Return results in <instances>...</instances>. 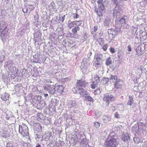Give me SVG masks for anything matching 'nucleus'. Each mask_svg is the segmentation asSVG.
Here are the masks:
<instances>
[{
    "mask_svg": "<svg viewBox=\"0 0 147 147\" xmlns=\"http://www.w3.org/2000/svg\"><path fill=\"white\" fill-rule=\"evenodd\" d=\"M110 80H112L113 82H115L117 80V77L115 75L110 74Z\"/></svg>",
    "mask_w": 147,
    "mask_h": 147,
    "instance_id": "obj_28",
    "label": "nucleus"
},
{
    "mask_svg": "<svg viewBox=\"0 0 147 147\" xmlns=\"http://www.w3.org/2000/svg\"><path fill=\"white\" fill-rule=\"evenodd\" d=\"M77 22H79L80 23V24L78 25V26H80L82 24V20H79V21H78Z\"/></svg>",
    "mask_w": 147,
    "mask_h": 147,
    "instance_id": "obj_64",
    "label": "nucleus"
},
{
    "mask_svg": "<svg viewBox=\"0 0 147 147\" xmlns=\"http://www.w3.org/2000/svg\"><path fill=\"white\" fill-rule=\"evenodd\" d=\"M121 140L125 143H127L130 140V136L128 133H123L121 136Z\"/></svg>",
    "mask_w": 147,
    "mask_h": 147,
    "instance_id": "obj_9",
    "label": "nucleus"
},
{
    "mask_svg": "<svg viewBox=\"0 0 147 147\" xmlns=\"http://www.w3.org/2000/svg\"><path fill=\"white\" fill-rule=\"evenodd\" d=\"M100 123L98 122H95L94 123V126L96 128H98L100 127Z\"/></svg>",
    "mask_w": 147,
    "mask_h": 147,
    "instance_id": "obj_43",
    "label": "nucleus"
},
{
    "mask_svg": "<svg viewBox=\"0 0 147 147\" xmlns=\"http://www.w3.org/2000/svg\"><path fill=\"white\" fill-rule=\"evenodd\" d=\"M116 134H110L105 143L106 147H117L119 144V139Z\"/></svg>",
    "mask_w": 147,
    "mask_h": 147,
    "instance_id": "obj_1",
    "label": "nucleus"
},
{
    "mask_svg": "<svg viewBox=\"0 0 147 147\" xmlns=\"http://www.w3.org/2000/svg\"><path fill=\"white\" fill-rule=\"evenodd\" d=\"M109 78H104L101 80V82H103V84H106L109 81Z\"/></svg>",
    "mask_w": 147,
    "mask_h": 147,
    "instance_id": "obj_41",
    "label": "nucleus"
},
{
    "mask_svg": "<svg viewBox=\"0 0 147 147\" xmlns=\"http://www.w3.org/2000/svg\"><path fill=\"white\" fill-rule=\"evenodd\" d=\"M82 38L85 41L86 38V34H85L84 36H83L82 37Z\"/></svg>",
    "mask_w": 147,
    "mask_h": 147,
    "instance_id": "obj_63",
    "label": "nucleus"
},
{
    "mask_svg": "<svg viewBox=\"0 0 147 147\" xmlns=\"http://www.w3.org/2000/svg\"><path fill=\"white\" fill-rule=\"evenodd\" d=\"M117 16V19L119 18V16ZM118 21L119 22V24H123V23H125L127 21H126L125 19L124 18H121L119 20L118 19Z\"/></svg>",
    "mask_w": 147,
    "mask_h": 147,
    "instance_id": "obj_30",
    "label": "nucleus"
},
{
    "mask_svg": "<svg viewBox=\"0 0 147 147\" xmlns=\"http://www.w3.org/2000/svg\"><path fill=\"white\" fill-rule=\"evenodd\" d=\"M35 127V130L39 132H41L42 130V127L40 126L39 123H37L34 126Z\"/></svg>",
    "mask_w": 147,
    "mask_h": 147,
    "instance_id": "obj_24",
    "label": "nucleus"
},
{
    "mask_svg": "<svg viewBox=\"0 0 147 147\" xmlns=\"http://www.w3.org/2000/svg\"><path fill=\"white\" fill-rule=\"evenodd\" d=\"M134 141L136 144H138L140 141V139L137 137H134L133 138Z\"/></svg>",
    "mask_w": 147,
    "mask_h": 147,
    "instance_id": "obj_47",
    "label": "nucleus"
},
{
    "mask_svg": "<svg viewBox=\"0 0 147 147\" xmlns=\"http://www.w3.org/2000/svg\"><path fill=\"white\" fill-rule=\"evenodd\" d=\"M25 31L22 30L21 31L19 32V33L20 35H22L24 33Z\"/></svg>",
    "mask_w": 147,
    "mask_h": 147,
    "instance_id": "obj_59",
    "label": "nucleus"
},
{
    "mask_svg": "<svg viewBox=\"0 0 147 147\" xmlns=\"http://www.w3.org/2000/svg\"><path fill=\"white\" fill-rule=\"evenodd\" d=\"M75 16H74L73 17V18L74 19H77L79 18V15L78 14L76 13H75Z\"/></svg>",
    "mask_w": 147,
    "mask_h": 147,
    "instance_id": "obj_56",
    "label": "nucleus"
},
{
    "mask_svg": "<svg viewBox=\"0 0 147 147\" xmlns=\"http://www.w3.org/2000/svg\"><path fill=\"white\" fill-rule=\"evenodd\" d=\"M8 30L0 31L1 32L0 36L3 41L5 40L8 35Z\"/></svg>",
    "mask_w": 147,
    "mask_h": 147,
    "instance_id": "obj_13",
    "label": "nucleus"
},
{
    "mask_svg": "<svg viewBox=\"0 0 147 147\" xmlns=\"http://www.w3.org/2000/svg\"><path fill=\"white\" fill-rule=\"evenodd\" d=\"M34 9L33 6L32 5H28V7L22 8L23 12L25 13H30L32 10Z\"/></svg>",
    "mask_w": 147,
    "mask_h": 147,
    "instance_id": "obj_11",
    "label": "nucleus"
},
{
    "mask_svg": "<svg viewBox=\"0 0 147 147\" xmlns=\"http://www.w3.org/2000/svg\"><path fill=\"white\" fill-rule=\"evenodd\" d=\"M115 107L113 106H111L110 108V109L112 110L113 112H114L115 111Z\"/></svg>",
    "mask_w": 147,
    "mask_h": 147,
    "instance_id": "obj_55",
    "label": "nucleus"
},
{
    "mask_svg": "<svg viewBox=\"0 0 147 147\" xmlns=\"http://www.w3.org/2000/svg\"><path fill=\"white\" fill-rule=\"evenodd\" d=\"M77 89L76 87V88H74L72 89V91L75 94L77 93Z\"/></svg>",
    "mask_w": 147,
    "mask_h": 147,
    "instance_id": "obj_50",
    "label": "nucleus"
},
{
    "mask_svg": "<svg viewBox=\"0 0 147 147\" xmlns=\"http://www.w3.org/2000/svg\"><path fill=\"white\" fill-rule=\"evenodd\" d=\"M85 100L88 101L93 102L94 100L92 97L89 96L88 94H87L86 96H85Z\"/></svg>",
    "mask_w": 147,
    "mask_h": 147,
    "instance_id": "obj_32",
    "label": "nucleus"
},
{
    "mask_svg": "<svg viewBox=\"0 0 147 147\" xmlns=\"http://www.w3.org/2000/svg\"><path fill=\"white\" fill-rule=\"evenodd\" d=\"M97 26H94L93 29L94 32H96L97 30Z\"/></svg>",
    "mask_w": 147,
    "mask_h": 147,
    "instance_id": "obj_62",
    "label": "nucleus"
},
{
    "mask_svg": "<svg viewBox=\"0 0 147 147\" xmlns=\"http://www.w3.org/2000/svg\"><path fill=\"white\" fill-rule=\"evenodd\" d=\"M96 57V61L95 63V65L96 67H98L100 65V63L102 59L104 58V57L103 55L100 53L96 54V55H95V57Z\"/></svg>",
    "mask_w": 147,
    "mask_h": 147,
    "instance_id": "obj_7",
    "label": "nucleus"
},
{
    "mask_svg": "<svg viewBox=\"0 0 147 147\" xmlns=\"http://www.w3.org/2000/svg\"><path fill=\"white\" fill-rule=\"evenodd\" d=\"M19 131L24 136H27L29 134L28 127L24 124L19 125Z\"/></svg>",
    "mask_w": 147,
    "mask_h": 147,
    "instance_id": "obj_4",
    "label": "nucleus"
},
{
    "mask_svg": "<svg viewBox=\"0 0 147 147\" xmlns=\"http://www.w3.org/2000/svg\"><path fill=\"white\" fill-rule=\"evenodd\" d=\"M134 100L133 99V97L131 95H129V100L127 101V104L128 105L131 106Z\"/></svg>",
    "mask_w": 147,
    "mask_h": 147,
    "instance_id": "obj_23",
    "label": "nucleus"
},
{
    "mask_svg": "<svg viewBox=\"0 0 147 147\" xmlns=\"http://www.w3.org/2000/svg\"><path fill=\"white\" fill-rule=\"evenodd\" d=\"M138 129H140L143 127V126L144 125V123L140 122L138 123Z\"/></svg>",
    "mask_w": 147,
    "mask_h": 147,
    "instance_id": "obj_45",
    "label": "nucleus"
},
{
    "mask_svg": "<svg viewBox=\"0 0 147 147\" xmlns=\"http://www.w3.org/2000/svg\"><path fill=\"white\" fill-rule=\"evenodd\" d=\"M116 17V19L115 21L116 24L115 25V30L117 32H120L121 31V25L120 24H119V22L118 21L117 17Z\"/></svg>",
    "mask_w": 147,
    "mask_h": 147,
    "instance_id": "obj_16",
    "label": "nucleus"
},
{
    "mask_svg": "<svg viewBox=\"0 0 147 147\" xmlns=\"http://www.w3.org/2000/svg\"><path fill=\"white\" fill-rule=\"evenodd\" d=\"M41 96H36L34 97L32 99V102L38 105L40 104V102H41Z\"/></svg>",
    "mask_w": 147,
    "mask_h": 147,
    "instance_id": "obj_14",
    "label": "nucleus"
},
{
    "mask_svg": "<svg viewBox=\"0 0 147 147\" xmlns=\"http://www.w3.org/2000/svg\"><path fill=\"white\" fill-rule=\"evenodd\" d=\"M34 35V37L36 38H37L40 37V36L41 35L40 30L37 29L35 31Z\"/></svg>",
    "mask_w": 147,
    "mask_h": 147,
    "instance_id": "obj_29",
    "label": "nucleus"
},
{
    "mask_svg": "<svg viewBox=\"0 0 147 147\" xmlns=\"http://www.w3.org/2000/svg\"><path fill=\"white\" fill-rule=\"evenodd\" d=\"M33 61L35 63H38V62L39 60V58L38 57V55H35L33 57Z\"/></svg>",
    "mask_w": 147,
    "mask_h": 147,
    "instance_id": "obj_37",
    "label": "nucleus"
},
{
    "mask_svg": "<svg viewBox=\"0 0 147 147\" xmlns=\"http://www.w3.org/2000/svg\"><path fill=\"white\" fill-rule=\"evenodd\" d=\"M121 25L124 28H128L129 27V26L128 24L127 21L125 23H123V24H122Z\"/></svg>",
    "mask_w": 147,
    "mask_h": 147,
    "instance_id": "obj_40",
    "label": "nucleus"
},
{
    "mask_svg": "<svg viewBox=\"0 0 147 147\" xmlns=\"http://www.w3.org/2000/svg\"><path fill=\"white\" fill-rule=\"evenodd\" d=\"M98 85V83L95 82L94 81L92 82V84H91V87L93 89H94L96 87H97Z\"/></svg>",
    "mask_w": 147,
    "mask_h": 147,
    "instance_id": "obj_38",
    "label": "nucleus"
},
{
    "mask_svg": "<svg viewBox=\"0 0 147 147\" xmlns=\"http://www.w3.org/2000/svg\"><path fill=\"white\" fill-rule=\"evenodd\" d=\"M47 104L46 103V102H42V105H41V108H43L44 107L46 106L47 105Z\"/></svg>",
    "mask_w": 147,
    "mask_h": 147,
    "instance_id": "obj_52",
    "label": "nucleus"
},
{
    "mask_svg": "<svg viewBox=\"0 0 147 147\" xmlns=\"http://www.w3.org/2000/svg\"><path fill=\"white\" fill-rule=\"evenodd\" d=\"M67 105L70 108L75 107L76 105V102L74 100H68L67 101Z\"/></svg>",
    "mask_w": 147,
    "mask_h": 147,
    "instance_id": "obj_19",
    "label": "nucleus"
},
{
    "mask_svg": "<svg viewBox=\"0 0 147 147\" xmlns=\"http://www.w3.org/2000/svg\"><path fill=\"white\" fill-rule=\"evenodd\" d=\"M101 114V113L100 112H96L95 113V115L96 116H97V117L98 118L100 116V115Z\"/></svg>",
    "mask_w": 147,
    "mask_h": 147,
    "instance_id": "obj_49",
    "label": "nucleus"
},
{
    "mask_svg": "<svg viewBox=\"0 0 147 147\" xmlns=\"http://www.w3.org/2000/svg\"><path fill=\"white\" fill-rule=\"evenodd\" d=\"M112 63V61L110 57H108L106 59L105 64L107 66H109Z\"/></svg>",
    "mask_w": 147,
    "mask_h": 147,
    "instance_id": "obj_26",
    "label": "nucleus"
},
{
    "mask_svg": "<svg viewBox=\"0 0 147 147\" xmlns=\"http://www.w3.org/2000/svg\"><path fill=\"white\" fill-rule=\"evenodd\" d=\"M105 6H98V8L95 9L96 12L99 16H102V11L105 9Z\"/></svg>",
    "mask_w": 147,
    "mask_h": 147,
    "instance_id": "obj_12",
    "label": "nucleus"
},
{
    "mask_svg": "<svg viewBox=\"0 0 147 147\" xmlns=\"http://www.w3.org/2000/svg\"><path fill=\"white\" fill-rule=\"evenodd\" d=\"M13 62L11 61H8L6 64H5V66L7 67L8 68H10L13 66Z\"/></svg>",
    "mask_w": 147,
    "mask_h": 147,
    "instance_id": "obj_33",
    "label": "nucleus"
},
{
    "mask_svg": "<svg viewBox=\"0 0 147 147\" xmlns=\"http://www.w3.org/2000/svg\"><path fill=\"white\" fill-rule=\"evenodd\" d=\"M100 77L98 75H96L94 77V79L95 80V81L97 82L98 83L100 82Z\"/></svg>",
    "mask_w": 147,
    "mask_h": 147,
    "instance_id": "obj_42",
    "label": "nucleus"
},
{
    "mask_svg": "<svg viewBox=\"0 0 147 147\" xmlns=\"http://www.w3.org/2000/svg\"><path fill=\"white\" fill-rule=\"evenodd\" d=\"M100 93V91L99 89H97L94 90L93 93L95 94H98Z\"/></svg>",
    "mask_w": 147,
    "mask_h": 147,
    "instance_id": "obj_46",
    "label": "nucleus"
},
{
    "mask_svg": "<svg viewBox=\"0 0 147 147\" xmlns=\"http://www.w3.org/2000/svg\"><path fill=\"white\" fill-rule=\"evenodd\" d=\"M77 22H78L77 21L71 22V23L69 24V26H72L73 27L75 26V25H77V24L76 23Z\"/></svg>",
    "mask_w": 147,
    "mask_h": 147,
    "instance_id": "obj_44",
    "label": "nucleus"
},
{
    "mask_svg": "<svg viewBox=\"0 0 147 147\" xmlns=\"http://www.w3.org/2000/svg\"><path fill=\"white\" fill-rule=\"evenodd\" d=\"M53 102H55V103L54 104V105H56V104L57 103H58V101L57 100L55 99H54L51 100V102L52 103Z\"/></svg>",
    "mask_w": 147,
    "mask_h": 147,
    "instance_id": "obj_54",
    "label": "nucleus"
},
{
    "mask_svg": "<svg viewBox=\"0 0 147 147\" xmlns=\"http://www.w3.org/2000/svg\"><path fill=\"white\" fill-rule=\"evenodd\" d=\"M38 117L40 119H42L43 115V114L41 113H39L37 115Z\"/></svg>",
    "mask_w": 147,
    "mask_h": 147,
    "instance_id": "obj_48",
    "label": "nucleus"
},
{
    "mask_svg": "<svg viewBox=\"0 0 147 147\" xmlns=\"http://www.w3.org/2000/svg\"><path fill=\"white\" fill-rule=\"evenodd\" d=\"M119 116L120 115L117 112H116L114 115L115 117L116 118H118L119 117Z\"/></svg>",
    "mask_w": 147,
    "mask_h": 147,
    "instance_id": "obj_51",
    "label": "nucleus"
},
{
    "mask_svg": "<svg viewBox=\"0 0 147 147\" xmlns=\"http://www.w3.org/2000/svg\"><path fill=\"white\" fill-rule=\"evenodd\" d=\"M111 21V20L108 18L106 19L104 21V25L105 26H108Z\"/></svg>",
    "mask_w": 147,
    "mask_h": 147,
    "instance_id": "obj_36",
    "label": "nucleus"
},
{
    "mask_svg": "<svg viewBox=\"0 0 147 147\" xmlns=\"http://www.w3.org/2000/svg\"><path fill=\"white\" fill-rule=\"evenodd\" d=\"M89 66V64L87 61L82 62L81 63V65L80 68L82 70V72L84 73H87L89 71L88 67Z\"/></svg>",
    "mask_w": 147,
    "mask_h": 147,
    "instance_id": "obj_8",
    "label": "nucleus"
},
{
    "mask_svg": "<svg viewBox=\"0 0 147 147\" xmlns=\"http://www.w3.org/2000/svg\"><path fill=\"white\" fill-rule=\"evenodd\" d=\"M102 48L103 50L105 51L107 50V45H104L103 46Z\"/></svg>",
    "mask_w": 147,
    "mask_h": 147,
    "instance_id": "obj_57",
    "label": "nucleus"
},
{
    "mask_svg": "<svg viewBox=\"0 0 147 147\" xmlns=\"http://www.w3.org/2000/svg\"><path fill=\"white\" fill-rule=\"evenodd\" d=\"M102 119L105 122H107V121H109L111 120V118L105 115H103Z\"/></svg>",
    "mask_w": 147,
    "mask_h": 147,
    "instance_id": "obj_35",
    "label": "nucleus"
},
{
    "mask_svg": "<svg viewBox=\"0 0 147 147\" xmlns=\"http://www.w3.org/2000/svg\"><path fill=\"white\" fill-rule=\"evenodd\" d=\"M123 84V82L121 81L120 80H118L114 84V87L116 88H119L121 87V86Z\"/></svg>",
    "mask_w": 147,
    "mask_h": 147,
    "instance_id": "obj_20",
    "label": "nucleus"
},
{
    "mask_svg": "<svg viewBox=\"0 0 147 147\" xmlns=\"http://www.w3.org/2000/svg\"><path fill=\"white\" fill-rule=\"evenodd\" d=\"M110 51L113 53L115 52V50L113 48H111L110 49Z\"/></svg>",
    "mask_w": 147,
    "mask_h": 147,
    "instance_id": "obj_60",
    "label": "nucleus"
},
{
    "mask_svg": "<svg viewBox=\"0 0 147 147\" xmlns=\"http://www.w3.org/2000/svg\"><path fill=\"white\" fill-rule=\"evenodd\" d=\"M115 99V97L110 94L106 93L104 95V99L107 103V107H108L110 102L113 101Z\"/></svg>",
    "mask_w": 147,
    "mask_h": 147,
    "instance_id": "obj_5",
    "label": "nucleus"
},
{
    "mask_svg": "<svg viewBox=\"0 0 147 147\" xmlns=\"http://www.w3.org/2000/svg\"><path fill=\"white\" fill-rule=\"evenodd\" d=\"M82 140V141L80 142V144L82 147H88L89 146L88 143V141L86 138H83V139H80Z\"/></svg>",
    "mask_w": 147,
    "mask_h": 147,
    "instance_id": "obj_17",
    "label": "nucleus"
},
{
    "mask_svg": "<svg viewBox=\"0 0 147 147\" xmlns=\"http://www.w3.org/2000/svg\"><path fill=\"white\" fill-rule=\"evenodd\" d=\"M43 87L45 90L48 91L51 94L53 95L55 93V87L53 85L46 84Z\"/></svg>",
    "mask_w": 147,
    "mask_h": 147,
    "instance_id": "obj_6",
    "label": "nucleus"
},
{
    "mask_svg": "<svg viewBox=\"0 0 147 147\" xmlns=\"http://www.w3.org/2000/svg\"><path fill=\"white\" fill-rule=\"evenodd\" d=\"M48 8L50 11L53 10L55 12L57 11L56 5L55 3L53 2H52L51 3L48 7Z\"/></svg>",
    "mask_w": 147,
    "mask_h": 147,
    "instance_id": "obj_18",
    "label": "nucleus"
},
{
    "mask_svg": "<svg viewBox=\"0 0 147 147\" xmlns=\"http://www.w3.org/2000/svg\"><path fill=\"white\" fill-rule=\"evenodd\" d=\"M77 89L79 93L82 97H85L88 94L86 90L81 88H77Z\"/></svg>",
    "mask_w": 147,
    "mask_h": 147,
    "instance_id": "obj_15",
    "label": "nucleus"
},
{
    "mask_svg": "<svg viewBox=\"0 0 147 147\" xmlns=\"http://www.w3.org/2000/svg\"><path fill=\"white\" fill-rule=\"evenodd\" d=\"M9 95L8 94L5 93L1 96V99L4 101H6L9 98Z\"/></svg>",
    "mask_w": 147,
    "mask_h": 147,
    "instance_id": "obj_22",
    "label": "nucleus"
},
{
    "mask_svg": "<svg viewBox=\"0 0 147 147\" xmlns=\"http://www.w3.org/2000/svg\"><path fill=\"white\" fill-rule=\"evenodd\" d=\"M7 25L5 22H2L0 24V31L7 30Z\"/></svg>",
    "mask_w": 147,
    "mask_h": 147,
    "instance_id": "obj_21",
    "label": "nucleus"
},
{
    "mask_svg": "<svg viewBox=\"0 0 147 147\" xmlns=\"http://www.w3.org/2000/svg\"><path fill=\"white\" fill-rule=\"evenodd\" d=\"M107 1L106 0H98L97 3L98 4V6H105V3Z\"/></svg>",
    "mask_w": 147,
    "mask_h": 147,
    "instance_id": "obj_34",
    "label": "nucleus"
},
{
    "mask_svg": "<svg viewBox=\"0 0 147 147\" xmlns=\"http://www.w3.org/2000/svg\"><path fill=\"white\" fill-rule=\"evenodd\" d=\"M29 28V24L28 22H26L22 26L21 29L25 31Z\"/></svg>",
    "mask_w": 147,
    "mask_h": 147,
    "instance_id": "obj_27",
    "label": "nucleus"
},
{
    "mask_svg": "<svg viewBox=\"0 0 147 147\" xmlns=\"http://www.w3.org/2000/svg\"><path fill=\"white\" fill-rule=\"evenodd\" d=\"M80 29V28L79 26H76L72 29V31L74 34H76L77 33V32L79 31Z\"/></svg>",
    "mask_w": 147,
    "mask_h": 147,
    "instance_id": "obj_31",
    "label": "nucleus"
},
{
    "mask_svg": "<svg viewBox=\"0 0 147 147\" xmlns=\"http://www.w3.org/2000/svg\"><path fill=\"white\" fill-rule=\"evenodd\" d=\"M7 147H14V146H13V144H11L7 143Z\"/></svg>",
    "mask_w": 147,
    "mask_h": 147,
    "instance_id": "obj_58",
    "label": "nucleus"
},
{
    "mask_svg": "<svg viewBox=\"0 0 147 147\" xmlns=\"http://www.w3.org/2000/svg\"><path fill=\"white\" fill-rule=\"evenodd\" d=\"M134 49L136 51V55L138 56H140L147 50V44L141 43L138 47H135Z\"/></svg>",
    "mask_w": 147,
    "mask_h": 147,
    "instance_id": "obj_2",
    "label": "nucleus"
},
{
    "mask_svg": "<svg viewBox=\"0 0 147 147\" xmlns=\"http://www.w3.org/2000/svg\"><path fill=\"white\" fill-rule=\"evenodd\" d=\"M127 50L129 52H131V46L129 45L127 47Z\"/></svg>",
    "mask_w": 147,
    "mask_h": 147,
    "instance_id": "obj_53",
    "label": "nucleus"
},
{
    "mask_svg": "<svg viewBox=\"0 0 147 147\" xmlns=\"http://www.w3.org/2000/svg\"><path fill=\"white\" fill-rule=\"evenodd\" d=\"M113 3L116 6L114 9L113 14L114 17L119 16L121 15V9L120 8L119 3L121 0H112Z\"/></svg>",
    "mask_w": 147,
    "mask_h": 147,
    "instance_id": "obj_3",
    "label": "nucleus"
},
{
    "mask_svg": "<svg viewBox=\"0 0 147 147\" xmlns=\"http://www.w3.org/2000/svg\"><path fill=\"white\" fill-rule=\"evenodd\" d=\"M143 34H144V35H141L140 36V38L142 40H144L146 39L147 38V35L146 34V33L145 32H143Z\"/></svg>",
    "mask_w": 147,
    "mask_h": 147,
    "instance_id": "obj_39",
    "label": "nucleus"
},
{
    "mask_svg": "<svg viewBox=\"0 0 147 147\" xmlns=\"http://www.w3.org/2000/svg\"><path fill=\"white\" fill-rule=\"evenodd\" d=\"M9 70V71L12 73H13L15 72L16 73H17V72L18 71V69L14 66H13L11 68L8 69Z\"/></svg>",
    "mask_w": 147,
    "mask_h": 147,
    "instance_id": "obj_25",
    "label": "nucleus"
},
{
    "mask_svg": "<svg viewBox=\"0 0 147 147\" xmlns=\"http://www.w3.org/2000/svg\"><path fill=\"white\" fill-rule=\"evenodd\" d=\"M65 15H64L62 17H61L60 19H61V21L62 22H63L64 21V20L65 19Z\"/></svg>",
    "mask_w": 147,
    "mask_h": 147,
    "instance_id": "obj_61",
    "label": "nucleus"
},
{
    "mask_svg": "<svg viewBox=\"0 0 147 147\" xmlns=\"http://www.w3.org/2000/svg\"><path fill=\"white\" fill-rule=\"evenodd\" d=\"M87 84L85 81L82 80H77L76 84V88L84 87Z\"/></svg>",
    "mask_w": 147,
    "mask_h": 147,
    "instance_id": "obj_10",
    "label": "nucleus"
}]
</instances>
